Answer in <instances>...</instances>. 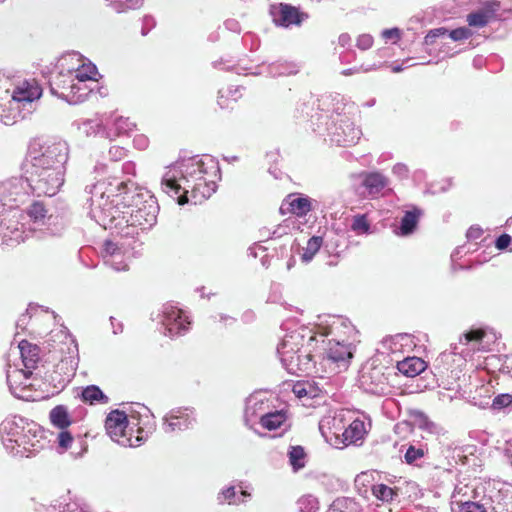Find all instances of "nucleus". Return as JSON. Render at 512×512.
<instances>
[{
  "label": "nucleus",
  "instance_id": "obj_6",
  "mask_svg": "<svg viewBox=\"0 0 512 512\" xmlns=\"http://www.w3.org/2000/svg\"><path fill=\"white\" fill-rule=\"evenodd\" d=\"M69 146L66 141L37 138L30 142L24 172L66 173Z\"/></svg>",
  "mask_w": 512,
  "mask_h": 512
},
{
  "label": "nucleus",
  "instance_id": "obj_3",
  "mask_svg": "<svg viewBox=\"0 0 512 512\" xmlns=\"http://www.w3.org/2000/svg\"><path fill=\"white\" fill-rule=\"evenodd\" d=\"M31 190L24 177H14L0 183V244L18 245L25 241V225L20 205L29 200Z\"/></svg>",
  "mask_w": 512,
  "mask_h": 512
},
{
  "label": "nucleus",
  "instance_id": "obj_50",
  "mask_svg": "<svg viewBox=\"0 0 512 512\" xmlns=\"http://www.w3.org/2000/svg\"><path fill=\"white\" fill-rule=\"evenodd\" d=\"M215 69L225 70V71H233L237 74H248L247 68L242 67L240 65L233 64L230 59H219L212 63Z\"/></svg>",
  "mask_w": 512,
  "mask_h": 512
},
{
  "label": "nucleus",
  "instance_id": "obj_61",
  "mask_svg": "<svg viewBox=\"0 0 512 512\" xmlns=\"http://www.w3.org/2000/svg\"><path fill=\"white\" fill-rule=\"evenodd\" d=\"M392 173L398 179L405 180L409 177V168L406 164L399 162L392 167Z\"/></svg>",
  "mask_w": 512,
  "mask_h": 512
},
{
  "label": "nucleus",
  "instance_id": "obj_16",
  "mask_svg": "<svg viewBox=\"0 0 512 512\" xmlns=\"http://www.w3.org/2000/svg\"><path fill=\"white\" fill-rule=\"evenodd\" d=\"M130 429L128 415L118 409L111 411L105 420V429L109 437L124 447H133L132 437H128L126 430Z\"/></svg>",
  "mask_w": 512,
  "mask_h": 512
},
{
  "label": "nucleus",
  "instance_id": "obj_9",
  "mask_svg": "<svg viewBox=\"0 0 512 512\" xmlns=\"http://www.w3.org/2000/svg\"><path fill=\"white\" fill-rule=\"evenodd\" d=\"M24 218H20V222L25 225L27 234L25 240L28 239L33 233L41 232L55 235L62 230V225H58V217L48 214L43 202L35 201L27 209L26 214L23 213Z\"/></svg>",
  "mask_w": 512,
  "mask_h": 512
},
{
  "label": "nucleus",
  "instance_id": "obj_57",
  "mask_svg": "<svg viewBox=\"0 0 512 512\" xmlns=\"http://www.w3.org/2000/svg\"><path fill=\"white\" fill-rule=\"evenodd\" d=\"M512 403L511 394H499L492 400L491 408L493 410H501L508 407Z\"/></svg>",
  "mask_w": 512,
  "mask_h": 512
},
{
  "label": "nucleus",
  "instance_id": "obj_7",
  "mask_svg": "<svg viewBox=\"0 0 512 512\" xmlns=\"http://www.w3.org/2000/svg\"><path fill=\"white\" fill-rule=\"evenodd\" d=\"M306 330L292 331L286 334L282 341L277 346V354L283 367L291 374H298L299 372H309L315 367L316 354H313L314 343L309 346V339L307 340V347L302 351L305 343Z\"/></svg>",
  "mask_w": 512,
  "mask_h": 512
},
{
  "label": "nucleus",
  "instance_id": "obj_26",
  "mask_svg": "<svg viewBox=\"0 0 512 512\" xmlns=\"http://www.w3.org/2000/svg\"><path fill=\"white\" fill-rule=\"evenodd\" d=\"M287 205V210L297 217H305L309 212L319 210L320 202L316 199L310 198L307 195L299 194L289 195L286 202L282 204L283 207Z\"/></svg>",
  "mask_w": 512,
  "mask_h": 512
},
{
  "label": "nucleus",
  "instance_id": "obj_53",
  "mask_svg": "<svg viewBox=\"0 0 512 512\" xmlns=\"http://www.w3.org/2000/svg\"><path fill=\"white\" fill-rule=\"evenodd\" d=\"M114 127L117 135L129 134L136 128V124L129 118L118 117L114 121Z\"/></svg>",
  "mask_w": 512,
  "mask_h": 512
},
{
  "label": "nucleus",
  "instance_id": "obj_49",
  "mask_svg": "<svg viewBox=\"0 0 512 512\" xmlns=\"http://www.w3.org/2000/svg\"><path fill=\"white\" fill-rule=\"evenodd\" d=\"M231 97L232 100L236 101L239 97H241L240 87L236 88H228L226 90H219L218 92V105L221 108H227L228 98Z\"/></svg>",
  "mask_w": 512,
  "mask_h": 512
},
{
  "label": "nucleus",
  "instance_id": "obj_8",
  "mask_svg": "<svg viewBox=\"0 0 512 512\" xmlns=\"http://www.w3.org/2000/svg\"><path fill=\"white\" fill-rule=\"evenodd\" d=\"M498 340L497 333L490 327H472L463 333L458 344L451 345V353L459 354L464 360L476 352L491 351Z\"/></svg>",
  "mask_w": 512,
  "mask_h": 512
},
{
  "label": "nucleus",
  "instance_id": "obj_52",
  "mask_svg": "<svg viewBox=\"0 0 512 512\" xmlns=\"http://www.w3.org/2000/svg\"><path fill=\"white\" fill-rule=\"evenodd\" d=\"M102 127L99 119H85L78 123V128L87 136L97 134Z\"/></svg>",
  "mask_w": 512,
  "mask_h": 512
},
{
  "label": "nucleus",
  "instance_id": "obj_42",
  "mask_svg": "<svg viewBox=\"0 0 512 512\" xmlns=\"http://www.w3.org/2000/svg\"><path fill=\"white\" fill-rule=\"evenodd\" d=\"M288 458L294 472L305 467L306 453L302 446H291L288 451Z\"/></svg>",
  "mask_w": 512,
  "mask_h": 512
},
{
  "label": "nucleus",
  "instance_id": "obj_24",
  "mask_svg": "<svg viewBox=\"0 0 512 512\" xmlns=\"http://www.w3.org/2000/svg\"><path fill=\"white\" fill-rule=\"evenodd\" d=\"M75 77L73 70L60 69L57 71L49 81L50 91L53 95L66 101V96L74 92Z\"/></svg>",
  "mask_w": 512,
  "mask_h": 512
},
{
  "label": "nucleus",
  "instance_id": "obj_62",
  "mask_svg": "<svg viewBox=\"0 0 512 512\" xmlns=\"http://www.w3.org/2000/svg\"><path fill=\"white\" fill-rule=\"evenodd\" d=\"M57 440L59 447L66 450L71 446L73 437L69 431L64 429L58 434Z\"/></svg>",
  "mask_w": 512,
  "mask_h": 512
},
{
  "label": "nucleus",
  "instance_id": "obj_13",
  "mask_svg": "<svg viewBox=\"0 0 512 512\" xmlns=\"http://www.w3.org/2000/svg\"><path fill=\"white\" fill-rule=\"evenodd\" d=\"M390 375L391 369L384 365L365 366L359 377V386L366 393L385 396L391 391Z\"/></svg>",
  "mask_w": 512,
  "mask_h": 512
},
{
  "label": "nucleus",
  "instance_id": "obj_12",
  "mask_svg": "<svg viewBox=\"0 0 512 512\" xmlns=\"http://www.w3.org/2000/svg\"><path fill=\"white\" fill-rule=\"evenodd\" d=\"M319 320L317 331L313 335H309V346L312 345V342H316L317 344L321 341L324 343V338L328 336L348 340L355 333V327L346 317L340 315H325L319 317Z\"/></svg>",
  "mask_w": 512,
  "mask_h": 512
},
{
  "label": "nucleus",
  "instance_id": "obj_48",
  "mask_svg": "<svg viewBox=\"0 0 512 512\" xmlns=\"http://www.w3.org/2000/svg\"><path fill=\"white\" fill-rule=\"evenodd\" d=\"M299 512H317L319 509L318 499L312 495L302 496L297 501Z\"/></svg>",
  "mask_w": 512,
  "mask_h": 512
},
{
  "label": "nucleus",
  "instance_id": "obj_28",
  "mask_svg": "<svg viewBox=\"0 0 512 512\" xmlns=\"http://www.w3.org/2000/svg\"><path fill=\"white\" fill-rule=\"evenodd\" d=\"M10 80L4 75L0 74V122L4 125H13L16 123V116H11L6 113V101L10 97Z\"/></svg>",
  "mask_w": 512,
  "mask_h": 512
},
{
  "label": "nucleus",
  "instance_id": "obj_46",
  "mask_svg": "<svg viewBox=\"0 0 512 512\" xmlns=\"http://www.w3.org/2000/svg\"><path fill=\"white\" fill-rule=\"evenodd\" d=\"M111 7L117 13H124L128 10L138 9L142 6L143 0H109Z\"/></svg>",
  "mask_w": 512,
  "mask_h": 512
},
{
  "label": "nucleus",
  "instance_id": "obj_37",
  "mask_svg": "<svg viewBox=\"0 0 512 512\" xmlns=\"http://www.w3.org/2000/svg\"><path fill=\"white\" fill-rule=\"evenodd\" d=\"M81 399L89 405L107 404L109 397L97 385H88L81 391Z\"/></svg>",
  "mask_w": 512,
  "mask_h": 512
},
{
  "label": "nucleus",
  "instance_id": "obj_64",
  "mask_svg": "<svg viewBox=\"0 0 512 512\" xmlns=\"http://www.w3.org/2000/svg\"><path fill=\"white\" fill-rule=\"evenodd\" d=\"M373 45V37L370 34H362L357 38L356 46L360 50H367Z\"/></svg>",
  "mask_w": 512,
  "mask_h": 512
},
{
  "label": "nucleus",
  "instance_id": "obj_44",
  "mask_svg": "<svg viewBox=\"0 0 512 512\" xmlns=\"http://www.w3.org/2000/svg\"><path fill=\"white\" fill-rule=\"evenodd\" d=\"M372 494L378 500L386 503L393 501L394 498L398 496L397 490L383 483L373 485Z\"/></svg>",
  "mask_w": 512,
  "mask_h": 512
},
{
  "label": "nucleus",
  "instance_id": "obj_19",
  "mask_svg": "<svg viewBox=\"0 0 512 512\" xmlns=\"http://www.w3.org/2000/svg\"><path fill=\"white\" fill-rule=\"evenodd\" d=\"M141 411L131 412L128 415L130 422V430L136 429L137 435L132 438L133 447L140 446L151 435L156 427L154 416L150 410L145 407H140Z\"/></svg>",
  "mask_w": 512,
  "mask_h": 512
},
{
  "label": "nucleus",
  "instance_id": "obj_1",
  "mask_svg": "<svg viewBox=\"0 0 512 512\" xmlns=\"http://www.w3.org/2000/svg\"><path fill=\"white\" fill-rule=\"evenodd\" d=\"M85 192L90 195L89 217L120 236L134 239L139 231L149 230L157 222L159 205L146 189L131 190L125 182L113 185L102 181L87 185Z\"/></svg>",
  "mask_w": 512,
  "mask_h": 512
},
{
  "label": "nucleus",
  "instance_id": "obj_40",
  "mask_svg": "<svg viewBox=\"0 0 512 512\" xmlns=\"http://www.w3.org/2000/svg\"><path fill=\"white\" fill-rule=\"evenodd\" d=\"M287 417L284 411H268L261 419L260 424L267 430H276L280 428L286 421Z\"/></svg>",
  "mask_w": 512,
  "mask_h": 512
},
{
  "label": "nucleus",
  "instance_id": "obj_4",
  "mask_svg": "<svg viewBox=\"0 0 512 512\" xmlns=\"http://www.w3.org/2000/svg\"><path fill=\"white\" fill-rule=\"evenodd\" d=\"M1 441L12 456L31 458L45 449L50 440L36 422L22 416L6 418L0 425Z\"/></svg>",
  "mask_w": 512,
  "mask_h": 512
},
{
  "label": "nucleus",
  "instance_id": "obj_60",
  "mask_svg": "<svg viewBox=\"0 0 512 512\" xmlns=\"http://www.w3.org/2000/svg\"><path fill=\"white\" fill-rule=\"evenodd\" d=\"M495 246L498 250H506L509 248V251L512 252V238L509 234H501L495 240Z\"/></svg>",
  "mask_w": 512,
  "mask_h": 512
},
{
  "label": "nucleus",
  "instance_id": "obj_35",
  "mask_svg": "<svg viewBox=\"0 0 512 512\" xmlns=\"http://www.w3.org/2000/svg\"><path fill=\"white\" fill-rule=\"evenodd\" d=\"M97 88L98 86H94L88 83V81L80 82L75 80L73 88L74 92L71 95H65L66 102H68L69 104L81 103L85 101L88 98V96Z\"/></svg>",
  "mask_w": 512,
  "mask_h": 512
},
{
  "label": "nucleus",
  "instance_id": "obj_33",
  "mask_svg": "<svg viewBox=\"0 0 512 512\" xmlns=\"http://www.w3.org/2000/svg\"><path fill=\"white\" fill-rule=\"evenodd\" d=\"M47 512H93L91 507L81 499H69L59 502L57 505H51Z\"/></svg>",
  "mask_w": 512,
  "mask_h": 512
},
{
  "label": "nucleus",
  "instance_id": "obj_18",
  "mask_svg": "<svg viewBox=\"0 0 512 512\" xmlns=\"http://www.w3.org/2000/svg\"><path fill=\"white\" fill-rule=\"evenodd\" d=\"M469 490L468 486L456 487L453 493L454 512H488L487 506L482 502V498L477 489Z\"/></svg>",
  "mask_w": 512,
  "mask_h": 512
},
{
  "label": "nucleus",
  "instance_id": "obj_20",
  "mask_svg": "<svg viewBox=\"0 0 512 512\" xmlns=\"http://www.w3.org/2000/svg\"><path fill=\"white\" fill-rule=\"evenodd\" d=\"M272 20L276 26L288 28L291 26H300L309 18L308 13L299 8L286 3L272 5L270 8Z\"/></svg>",
  "mask_w": 512,
  "mask_h": 512
},
{
  "label": "nucleus",
  "instance_id": "obj_30",
  "mask_svg": "<svg viewBox=\"0 0 512 512\" xmlns=\"http://www.w3.org/2000/svg\"><path fill=\"white\" fill-rule=\"evenodd\" d=\"M367 433L366 423L357 418L353 420L349 426L343 432V443L346 445L357 442L358 440L363 439L364 435Z\"/></svg>",
  "mask_w": 512,
  "mask_h": 512
},
{
  "label": "nucleus",
  "instance_id": "obj_43",
  "mask_svg": "<svg viewBox=\"0 0 512 512\" xmlns=\"http://www.w3.org/2000/svg\"><path fill=\"white\" fill-rule=\"evenodd\" d=\"M350 228L356 235H369L372 233L367 214L354 215L351 220Z\"/></svg>",
  "mask_w": 512,
  "mask_h": 512
},
{
  "label": "nucleus",
  "instance_id": "obj_47",
  "mask_svg": "<svg viewBox=\"0 0 512 512\" xmlns=\"http://www.w3.org/2000/svg\"><path fill=\"white\" fill-rule=\"evenodd\" d=\"M217 499L219 503L227 502L228 504H240L246 501L237 496L235 486H229L222 489L219 492Z\"/></svg>",
  "mask_w": 512,
  "mask_h": 512
},
{
  "label": "nucleus",
  "instance_id": "obj_54",
  "mask_svg": "<svg viewBox=\"0 0 512 512\" xmlns=\"http://www.w3.org/2000/svg\"><path fill=\"white\" fill-rule=\"evenodd\" d=\"M424 455V448L410 445L404 454V459L407 464L413 465L417 464V461L422 459Z\"/></svg>",
  "mask_w": 512,
  "mask_h": 512
},
{
  "label": "nucleus",
  "instance_id": "obj_25",
  "mask_svg": "<svg viewBox=\"0 0 512 512\" xmlns=\"http://www.w3.org/2000/svg\"><path fill=\"white\" fill-rule=\"evenodd\" d=\"M328 360L338 364V367L346 368L352 358V351L347 339L331 338L328 340V348L325 349Z\"/></svg>",
  "mask_w": 512,
  "mask_h": 512
},
{
  "label": "nucleus",
  "instance_id": "obj_27",
  "mask_svg": "<svg viewBox=\"0 0 512 512\" xmlns=\"http://www.w3.org/2000/svg\"><path fill=\"white\" fill-rule=\"evenodd\" d=\"M73 377L72 370L67 368V363L64 361L56 364L52 371L45 374V381L54 389L60 391L71 381Z\"/></svg>",
  "mask_w": 512,
  "mask_h": 512
},
{
  "label": "nucleus",
  "instance_id": "obj_10",
  "mask_svg": "<svg viewBox=\"0 0 512 512\" xmlns=\"http://www.w3.org/2000/svg\"><path fill=\"white\" fill-rule=\"evenodd\" d=\"M42 95V88L38 83L32 80H25L10 93L9 99L6 104H9V109L17 110L16 113H9L11 116H16L18 119H25L33 111L34 101L38 100Z\"/></svg>",
  "mask_w": 512,
  "mask_h": 512
},
{
  "label": "nucleus",
  "instance_id": "obj_31",
  "mask_svg": "<svg viewBox=\"0 0 512 512\" xmlns=\"http://www.w3.org/2000/svg\"><path fill=\"white\" fill-rule=\"evenodd\" d=\"M75 80L80 82L88 81V83L98 86V70L95 64L88 62L78 65L76 68L72 67Z\"/></svg>",
  "mask_w": 512,
  "mask_h": 512
},
{
  "label": "nucleus",
  "instance_id": "obj_45",
  "mask_svg": "<svg viewBox=\"0 0 512 512\" xmlns=\"http://www.w3.org/2000/svg\"><path fill=\"white\" fill-rule=\"evenodd\" d=\"M323 244V238L321 236H312L306 244L304 248V252L301 255V259L303 262H310L315 254L319 251Z\"/></svg>",
  "mask_w": 512,
  "mask_h": 512
},
{
  "label": "nucleus",
  "instance_id": "obj_17",
  "mask_svg": "<svg viewBox=\"0 0 512 512\" xmlns=\"http://www.w3.org/2000/svg\"><path fill=\"white\" fill-rule=\"evenodd\" d=\"M196 424V413L191 407L171 409L164 417L162 428L165 433L182 432Z\"/></svg>",
  "mask_w": 512,
  "mask_h": 512
},
{
  "label": "nucleus",
  "instance_id": "obj_51",
  "mask_svg": "<svg viewBox=\"0 0 512 512\" xmlns=\"http://www.w3.org/2000/svg\"><path fill=\"white\" fill-rule=\"evenodd\" d=\"M292 391L298 398L305 396L313 398L317 396V391L309 382H297L294 384Z\"/></svg>",
  "mask_w": 512,
  "mask_h": 512
},
{
  "label": "nucleus",
  "instance_id": "obj_34",
  "mask_svg": "<svg viewBox=\"0 0 512 512\" xmlns=\"http://www.w3.org/2000/svg\"><path fill=\"white\" fill-rule=\"evenodd\" d=\"M425 362L418 357H407L397 362V369L407 377H414L425 370Z\"/></svg>",
  "mask_w": 512,
  "mask_h": 512
},
{
  "label": "nucleus",
  "instance_id": "obj_55",
  "mask_svg": "<svg viewBox=\"0 0 512 512\" xmlns=\"http://www.w3.org/2000/svg\"><path fill=\"white\" fill-rule=\"evenodd\" d=\"M417 417L419 421V428L429 433L437 434L439 433L440 427L431 421L423 412H417Z\"/></svg>",
  "mask_w": 512,
  "mask_h": 512
},
{
  "label": "nucleus",
  "instance_id": "obj_11",
  "mask_svg": "<svg viewBox=\"0 0 512 512\" xmlns=\"http://www.w3.org/2000/svg\"><path fill=\"white\" fill-rule=\"evenodd\" d=\"M120 236L118 240H105L102 245L101 255L104 263L115 271H126L129 260L135 255V240H129Z\"/></svg>",
  "mask_w": 512,
  "mask_h": 512
},
{
  "label": "nucleus",
  "instance_id": "obj_32",
  "mask_svg": "<svg viewBox=\"0 0 512 512\" xmlns=\"http://www.w3.org/2000/svg\"><path fill=\"white\" fill-rule=\"evenodd\" d=\"M421 214V209L417 207H414L412 210L406 211L403 217L401 218L398 234L401 236H408L412 234L417 227Z\"/></svg>",
  "mask_w": 512,
  "mask_h": 512
},
{
  "label": "nucleus",
  "instance_id": "obj_38",
  "mask_svg": "<svg viewBox=\"0 0 512 512\" xmlns=\"http://www.w3.org/2000/svg\"><path fill=\"white\" fill-rule=\"evenodd\" d=\"M49 419L53 426L61 430L66 429L72 423L68 409L64 405L55 406L49 413Z\"/></svg>",
  "mask_w": 512,
  "mask_h": 512
},
{
  "label": "nucleus",
  "instance_id": "obj_56",
  "mask_svg": "<svg viewBox=\"0 0 512 512\" xmlns=\"http://www.w3.org/2000/svg\"><path fill=\"white\" fill-rule=\"evenodd\" d=\"M410 340V335L403 333V334H397L395 336H391L387 339H385V344H389V348L392 352H396L400 350V347L403 346V341L406 343Z\"/></svg>",
  "mask_w": 512,
  "mask_h": 512
},
{
  "label": "nucleus",
  "instance_id": "obj_21",
  "mask_svg": "<svg viewBox=\"0 0 512 512\" xmlns=\"http://www.w3.org/2000/svg\"><path fill=\"white\" fill-rule=\"evenodd\" d=\"M270 409L268 398L262 392H255L246 399L244 421L249 428H253L257 419L259 423Z\"/></svg>",
  "mask_w": 512,
  "mask_h": 512
},
{
  "label": "nucleus",
  "instance_id": "obj_23",
  "mask_svg": "<svg viewBox=\"0 0 512 512\" xmlns=\"http://www.w3.org/2000/svg\"><path fill=\"white\" fill-rule=\"evenodd\" d=\"M31 375V371H24L19 369H14L7 372V383L11 393L15 397L27 401L31 399V384L28 382Z\"/></svg>",
  "mask_w": 512,
  "mask_h": 512
},
{
  "label": "nucleus",
  "instance_id": "obj_2",
  "mask_svg": "<svg viewBox=\"0 0 512 512\" xmlns=\"http://www.w3.org/2000/svg\"><path fill=\"white\" fill-rule=\"evenodd\" d=\"M221 179L218 161L211 155H194L177 160L167 167L161 179L164 193L179 205L198 204L208 199Z\"/></svg>",
  "mask_w": 512,
  "mask_h": 512
},
{
  "label": "nucleus",
  "instance_id": "obj_14",
  "mask_svg": "<svg viewBox=\"0 0 512 512\" xmlns=\"http://www.w3.org/2000/svg\"><path fill=\"white\" fill-rule=\"evenodd\" d=\"M66 173L51 172H24V179L33 195L38 197L56 195L65 182Z\"/></svg>",
  "mask_w": 512,
  "mask_h": 512
},
{
  "label": "nucleus",
  "instance_id": "obj_29",
  "mask_svg": "<svg viewBox=\"0 0 512 512\" xmlns=\"http://www.w3.org/2000/svg\"><path fill=\"white\" fill-rule=\"evenodd\" d=\"M19 350L22 362L27 371H31L37 367L39 361V348L37 345L31 344L27 340H22L19 343Z\"/></svg>",
  "mask_w": 512,
  "mask_h": 512
},
{
  "label": "nucleus",
  "instance_id": "obj_63",
  "mask_svg": "<svg viewBox=\"0 0 512 512\" xmlns=\"http://www.w3.org/2000/svg\"><path fill=\"white\" fill-rule=\"evenodd\" d=\"M127 150L120 146H112L108 150V157L111 161L117 162L126 156Z\"/></svg>",
  "mask_w": 512,
  "mask_h": 512
},
{
  "label": "nucleus",
  "instance_id": "obj_59",
  "mask_svg": "<svg viewBox=\"0 0 512 512\" xmlns=\"http://www.w3.org/2000/svg\"><path fill=\"white\" fill-rule=\"evenodd\" d=\"M448 29L445 27H439L431 29L424 37L425 45H433L437 38L447 35Z\"/></svg>",
  "mask_w": 512,
  "mask_h": 512
},
{
  "label": "nucleus",
  "instance_id": "obj_58",
  "mask_svg": "<svg viewBox=\"0 0 512 512\" xmlns=\"http://www.w3.org/2000/svg\"><path fill=\"white\" fill-rule=\"evenodd\" d=\"M472 31L467 27H459L456 29H453L451 31L448 30L447 35L453 40V41H462L470 38L472 36Z\"/></svg>",
  "mask_w": 512,
  "mask_h": 512
},
{
  "label": "nucleus",
  "instance_id": "obj_41",
  "mask_svg": "<svg viewBox=\"0 0 512 512\" xmlns=\"http://www.w3.org/2000/svg\"><path fill=\"white\" fill-rule=\"evenodd\" d=\"M494 15L493 11L481 9L471 12L467 15L468 25L471 27L482 28L485 27Z\"/></svg>",
  "mask_w": 512,
  "mask_h": 512
},
{
  "label": "nucleus",
  "instance_id": "obj_15",
  "mask_svg": "<svg viewBox=\"0 0 512 512\" xmlns=\"http://www.w3.org/2000/svg\"><path fill=\"white\" fill-rule=\"evenodd\" d=\"M158 319L164 327V334L171 338L184 335L190 329L189 317L182 309L171 303L162 306Z\"/></svg>",
  "mask_w": 512,
  "mask_h": 512
},
{
  "label": "nucleus",
  "instance_id": "obj_36",
  "mask_svg": "<svg viewBox=\"0 0 512 512\" xmlns=\"http://www.w3.org/2000/svg\"><path fill=\"white\" fill-rule=\"evenodd\" d=\"M266 72L271 77L290 76L299 72V66L290 61H276L267 66Z\"/></svg>",
  "mask_w": 512,
  "mask_h": 512
},
{
  "label": "nucleus",
  "instance_id": "obj_39",
  "mask_svg": "<svg viewBox=\"0 0 512 512\" xmlns=\"http://www.w3.org/2000/svg\"><path fill=\"white\" fill-rule=\"evenodd\" d=\"M326 512H361L360 505L350 497L335 499Z\"/></svg>",
  "mask_w": 512,
  "mask_h": 512
},
{
  "label": "nucleus",
  "instance_id": "obj_5",
  "mask_svg": "<svg viewBox=\"0 0 512 512\" xmlns=\"http://www.w3.org/2000/svg\"><path fill=\"white\" fill-rule=\"evenodd\" d=\"M318 112L311 116V121L316 127L315 131L327 132L331 143L337 146H352L358 143L362 131L352 119L342 113L344 107H334L330 96H323L318 100Z\"/></svg>",
  "mask_w": 512,
  "mask_h": 512
},
{
  "label": "nucleus",
  "instance_id": "obj_22",
  "mask_svg": "<svg viewBox=\"0 0 512 512\" xmlns=\"http://www.w3.org/2000/svg\"><path fill=\"white\" fill-rule=\"evenodd\" d=\"M360 187L364 188L366 195L377 198L383 194L390 184L389 178L380 171H364L358 175Z\"/></svg>",
  "mask_w": 512,
  "mask_h": 512
}]
</instances>
